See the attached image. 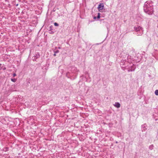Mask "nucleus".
<instances>
[{
    "instance_id": "nucleus-1",
    "label": "nucleus",
    "mask_w": 158,
    "mask_h": 158,
    "mask_svg": "<svg viewBox=\"0 0 158 158\" xmlns=\"http://www.w3.org/2000/svg\"><path fill=\"white\" fill-rule=\"evenodd\" d=\"M153 3L152 1H147L146 2L143 6L144 11L147 14L151 15L153 13Z\"/></svg>"
},
{
    "instance_id": "nucleus-2",
    "label": "nucleus",
    "mask_w": 158,
    "mask_h": 158,
    "mask_svg": "<svg viewBox=\"0 0 158 158\" xmlns=\"http://www.w3.org/2000/svg\"><path fill=\"white\" fill-rule=\"evenodd\" d=\"M123 54H124V55L123 54L122 56L123 57L124 59H123V61H127L128 63H130L131 62V56H129L127 53L125 54V53H124V52H123Z\"/></svg>"
},
{
    "instance_id": "nucleus-3",
    "label": "nucleus",
    "mask_w": 158,
    "mask_h": 158,
    "mask_svg": "<svg viewBox=\"0 0 158 158\" xmlns=\"http://www.w3.org/2000/svg\"><path fill=\"white\" fill-rule=\"evenodd\" d=\"M134 29L136 32L137 35H141L143 32V28L139 26L138 27H134Z\"/></svg>"
},
{
    "instance_id": "nucleus-4",
    "label": "nucleus",
    "mask_w": 158,
    "mask_h": 158,
    "mask_svg": "<svg viewBox=\"0 0 158 158\" xmlns=\"http://www.w3.org/2000/svg\"><path fill=\"white\" fill-rule=\"evenodd\" d=\"M70 70L71 73H75L77 71L76 68L73 66H72L71 67Z\"/></svg>"
},
{
    "instance_id": "nucleus-5",
    "label": "nucleus",
    "mask_w": 158,
    "mask_h": 158,
    "mask_svg": "<svg viewBox=\"0 0 158 158\" xmlns=\"http://www.w3.org/2000/svg\"><path fill=\"white\" fill-rule=\"evenodd\" d=\"M135 67L134 64H133L128 69V72H132L135 71Z\"/></svg>"
},
{
    "instance_id": "nucleus-6",
    "label": "nucleus",
    "mask_w": 158,
    "mask_h": 158,
    "mask_svg": "<svg viewBox=\"0 0 158 158\" xmlns=\"http://www.w3.org/2000/svg\"><path fill=\"white\" fill-rule=\"evenodd\" d=\"M147 125L146 124H143L141 126L142 131H145L147 129Z\"/></svg>"
},
{
    "instance_id": "nucleus-7",
    "label": "nucleus",
    "mask_w": 158,
    "mask_h": 158,
    "mask_svg": "<svg viewBox=\"0 0 158 158\" xmlns=\"http://www.w3.org/2000/svg\"><path fill=\"white\" fill-rule=\"evenodd\" d=\"M104 7V5L103 3L100 4L98 6V8L99 10H102Z\"/></svg>"
},
{
    "instance_id": "nucleus-8",
    "label": "nucleus",
    "mask_w": 158,
    "mask_h": 158,
    "mask_svg": "<svg viewBox=\"0 0 158 158\" xmlns=\"http://www.w3.org/2000/svg\"><path fill=\"white\" fill-rule=\"evenodd\" d=\"M72 73L70 72H68L66 74V76L68 78H69L70 77L73 76Z\"/></svg>"
},
{
    "instance_id": "nucleus-9",
    "label": "nucleus",
    "mask_w": 158,
    "mask_h": 158,
    "mask_svg": "<svg viewBox=\"0 0 158 158\" xmlns=\"http://www.w3.org/2000/svg\"><path fill=\"white\" fill-rule=\"evenodd\" d=\"M114 106L118 108L120 107V104L118 102H116L115 103V104L114 105Z\"/></svg>"
},
{
    "instance_id": "nucleus-10",
    "label": "nucleus",
    "mask_w": 158,
    "mask_h": 158,
    "mask_svg": "<svg viewBox=\"0 0 158 158\" xmlns=\"http://www.w3.org/2000/svg\"><path fill=\"white\" fill-rule=\"evenodd\" d=\"M6 69L5 67L4 66V65L1 64H0V70L3 69L4 70Z\"/></svg>"
},
{
    "instance_id": "nucleus-11",
    "label": "nucleus",
    "mask_w": 158,
    "mask_h": 158,
    "mask_svg": "<svg viewBox=\"0 0 158 158\" xmlns=\"http://www.w3.org/2000/svg\"><path fill=\"white\" fill-rule=\"evenodd\" d=\"M40 57V54L39 53H37L36 55L35 56V59L38 58Z\"/></svg>"
},
{
    "instance_id": "nucleus-12",
    "label": "nucleus",
    "mask_w": 158,
    "mask_h": 158,
    "mask_svg": "<svg viewBox=\"0 0 158 158\" xmlns=\"http://www.w3.org/2000/svg\"><path fill=\"white\" fill-rule=\"evenodd\" d=\"M153 147H154L153 145V144H152L149 146V148L150 150H152L153 149Z\"/></svg>"
},
{
    "instance_id": "nucleus-13",
    "label": "nucleus",
    "mask_w": 158,
    "mask_h": 158,
    "mask_svg": "<svg viewBox=\"0 0 158 158\" xmlns=\"http://www.w3.org/2000/svg\"><path fill=\"white\" fill-rule=\"evenodd\" d=\"M11 80L12 81H13V82H16V81H17V79H16V78H11Z\"/></svg>"
},
{
    "instance_id": "nucleus-14",
    "label": "nucleus",
    "mask_w": 158,
    "mask_h": 158,
    "mask_svg": "<svg viewBox=\"0 0 158 158\" xmlns=\"http://www.w3.org/2000/svg\"><path fill=\"white\" fill-rule=\"evenodd\" d=\"M155 94L156 95H158V90H156L155 92Z\"/></svg>"
},
{
    "instance_id": "nucleus-15",
    "label": "nucleus",
    "mask_w": 158,
    "mask_h": 158,
    "mask_svg": "<svg viewBox=\"0 0 158 158\" xmlns=\"http://www.w3.org/2000/svg\"><path fill=\"white\" fill-rule=\"evenodd\" d=\"M100 17V13H98V15L97 16V18L98 19H99Z\"/></svg>"
},
{
    "instance_id": "nucleus-16",
    "label": "nucleus",
    "mask_w": 158,
    "mask_h": 158,
    "mask_svg": "<svg viewBox=\"0 0 158 158\" xmlns=\"http://www.w3.org/2000/svg\"><path fill=\"white\" fill-rule=\"evenodd\" d=\"M54 52L55 53H57L59 52V51L58 50H54Z\"/></svg>"
},
{
    "instance_id": "nucleus-17",
    "label": "nucleus",
    "mask_w": 158,
    "mask_h": 158,
    "mask_svg": "<svg viewBox=\"0 0 158 158\" xmlns=\"http://www.w3.org/2000/svg\"><path fill=\"white\" fill-rule=\"evenodd\" d=\"M52 28H53V26H52V25L51 26L49 27V30L50 31H51L52 29Z\"/></svg>"
},
{
    "instance_id": "nucleus-18",
    "label": "nucleus",
    "mask_w": 158,
    "mask_h": 158,
    "mask_svg": "<svg viewBox=\"0 0 158 158\" xmlns=\"http://www.w3.org/2000/svg\"><path fill=\"white\" fill-rule=\"evenodd\" d=\"M54 25L55 26H58L59 25V24L56 23H54Z\"/></svg>"
},
{
    "instance_id": "nucleus-19",
    "label": "nucleus",
    "mask_w": 158,
    "mask_h": 158,
    "mask_svg": "<svg viewBox=\"0 0 158 158\" xmlns=\"http://www.w3.org/2000/svg\"><path fill=\"white\" fill-rule=\"evenodd\" d=\"M57 48H58V49H61V47H55V49H57Z\"/></svg>"
},
{
    "instance_id": "nucleus-20",
    "label": "nucleus",
    "mask_w": 158,
    "mask_h": 158,
    "mask_svg": "<svg viewBox=\"0 0 158 158\" xmlns=\"http://www.w3.org/2000/svg\"><path fill=\"white\" fill-rule=\"evenodd\" d=\"M50 34H53L54 33V31H51L50 32Z\"/></svg>"
},
{
    "instance_id": "nucleus-21",
    "label": "nucleus",
    "mask_w": 158,
    "mask_h": 158,
    "mask_svg": "<svg viewBox=\"0 0 158 158\" xmlns=\"http://www.w3.org/2000/svg\"><path fill=\"white\" fill-rule=\"evenodd\" d=\"M13 77H14L15 76H16V74L15 73H14L13 74Z\"/></svg>"
},
{
    "instance_id": "nucleus-22",
    "label": "nucleus",
    "mask_w": 158,
    "mask_h": 158,
    "mask_svg": "<svg viewBox=\"0 0 158 158\" xmlns=\"http://www.w3.org/2000/svg\"><path fill=\"white\" fill-rule=\"evenodd\" d=\"M6 151H7V150H8L9 148H6Z\"/></svg>"
},
{
    "instance_id": "nucleus-23",
    "label": "nucleus",
    "mask_w": 158,
    "mask_h": 158,
    "mask_svg": "<svg viewBox=\"0 0 158 158\" xmlns=\"http://www.w3.org/2000/svg\"><path fill=\"white\" fill-rule=\"evenodd\" d=\"M96 18H97V17H94V19H96Z\"/></svg>"
},
{
    "instance_id": "nucleus-24",
    "label": "nucleus",
    "mask_w": 158,
    "mask_h": 158,
    "mask_svg": "<svg viewBox=\"0 0 158 158\" xmlns=\"http://www.w3.org/2000/svg\"><path fill=\"white\" fill-rule=\"evenodd\" d=\"M56 53H54V54H53V56H56Z\"/></svg>"
},
{
    "instance_id": "nucleus-25",
    "label": "nucleus",
    "mask_w": 158,
    "mask_h": 158,
    "mask_svg": "<svg viewBox=\"0 0 158 158\" xmlns=\"http://www.w3.org/2000/svg\"><path fill=\"white\" fill-rule=\"evenodd\" d=\"M115 142L116 143H118V142L117 141H116Z\"/></svg>"
}]
</instances>
